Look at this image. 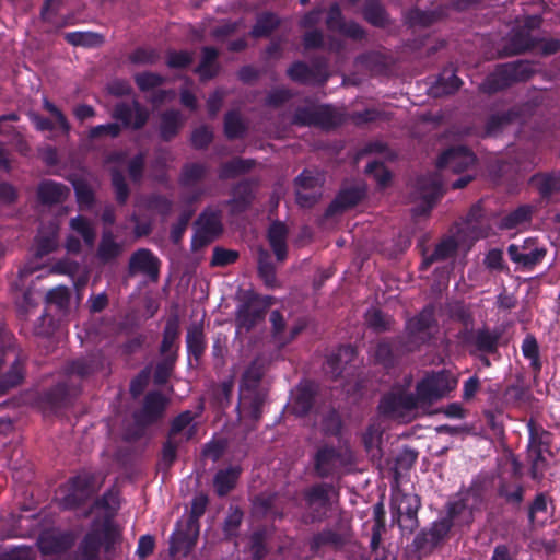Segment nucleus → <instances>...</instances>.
I'll return each instance as SVG.
<instances>
[{"label":"nucleus","mask_w":560,"mask_h":560,"mask_svg":"<svg viewBox=\"0 0 560 560\" xmlns=\"http://www.w3.org/2000/svg\"><path fill=\"white\" fill-rule=\"evenodd\" d=\"M287 75L300 84H314L313 70L311 67L301 60L294 61L287 69Z\"/></svg>","instance_id":"obj_61"},{"label":"nucleus","mask_w":560,"mask_h":560,"mask_svg":"<svg viewBox=\"0 0 560 560\" xmlns=\"http://www.w3.org/2000/svg\"><path fill=\"white\" fill-rule=\"evenodd\" d=\"M362 14L364 20L375 27H385L389 21L386 10L376 0L366 1Z\"/></svg>","instance_id":"obj_44"},{"label":"nucleus","mask_w":560,"mask_h":560,"mask_svg":"<svg viewBox=\"0 0 560 560\" xmlns=\"http://www.w3.org/2000/svg\"><path fill=\"white\" fill-rule=\"evenodd\" d=\"M219 55V50L213 46L201 48L200 61L194 70L201 81H209L219 75L221 71V65L218 61Z\"/></svg>","instance_id":"obj_27"},{"label":"nucleus","mask_w":560,"mask_h":560,"mask_svg":"<svg viewBox=\"0 0 560 560\" xmlns=\"http://www.w3.org/2000/svg\"><path fill=\"white\" fill-rule=\"evenodd\" d=\"M258 276L264 281L267 288H275L277 285L276 267L272 264L270 256L267 252L260 250L258 257Z\"/></svg>","instance_id":"obj_54"},{"label":"nucleus","mask_w":560,"mask_h":560,"mask_svg":"<svg viewBox=\"0 0 560 560\" xmlns=\"http://www.w3.org/2000/svg\"><path fill=\"white\" fill-rule=\"evenodd\" d=\"M450 525L441 518L433 522L429 528L421 529L413 539V547L420 553L433 551L450 534Z\"/></svg>","instance_id":"obj_15"},{"label":"nucleus","mask_w":560,"mask_h":560,"mask_svg":"<svg viewBox=\"0 0 560 560\" xmlns=\"http://www.w3.org/2000/svg\"><path fill=\"white\" fill-rule=\"evenodd\" d=\"M58 246L57 232L50 231L46 234H39L35 240V256L42 258L55 252Z\"/></svg>","instance_id":"obj_63"},{"label":"nucleus","mask_w":560,"mask_h":560,"mask_svg":"<svg viewBox=\"0 0 560 560\" xmlns=\"http://www.w3.org/2000/svg\"><path fill=\"white\" fill-rule=\"evenodd\" d=\"M357 355V350L350 345L340 346L337 351L330 354L326 360V368L332 374V378L337 380L342 376L343 363L351 362Z\"/></svg>","instance_id":"obj_33"},{"label":"nucleus","mask_w":560,"mask_h":560,"mask_svg":"<svg viewBox=\"0 0 560 560\" xmlns=\"http://www.w3.org/2000/svg\"><path fill=\"white\" fill-rule=\"evenodd\" d=\"M560 50V40L556 38H539L527 32V52L537 51L542 56L553 55Z\"/></svg>","instance_id":"obj_50"},{"label":"nucleus","mask_w":560,"mask_h":560,"mask_svg":"<svg viewBox=\"0 0 560 560\" xmlns=\"http://www.w3.org/2000/svg\"><path fill=\"white\" fill-rule=\"evenodd\" d=\"M195 225L213 236L219 237L223 232L221 211L211 208L205 209L195 222Z\"/></svg>","instance_id":"obj_38"},{"label":"nucleus","mask_w":560,"mask_h":560,"mask_svg":"<svg viewBox=\"0 0 560 560\" xmlns=\"http://www.w3.org/2000/svg\"><path fill=\"white\" fill-rule=\"evenodd\" d=\"M249 550L253 560H262L269 552L267 547V530L265 527L257 528L249 537Z\"/></svg>","instance_id":"obj_55"},{"label":"nucleus","mask_w":560,"mask_h":560,"mask_svg":"<svg viewBox=\"0 0 560 560\" xmlns=\"http://www.w3.org/2000/svg\"><path fill=\"white\" fill-rule=\"evenodd\" d=\"M208 173L207 165L202 163H186L182 167L179 175V185L184 188L192 187L202 180Z\"/></svg>","instance_id":"obj_42"},{"label":"nucleus","mask_w":560,"mask_h":560,"mask_svg":"<svg viewBox=\"0 0 560 560\" xmlns=\"http://www.w3.org/2000/svg\"><path fill=\"white\" fill-rule=\"evenodd\" d=\"M548 500L547 492H540L535 497L527 510V517L533 523H542L548 517Z\"/></svg>","instance_id":"obj_57"},{"label":"nucleus","mask_w":560,"mask_h":560,"mask_svg":"<svg viewBox=\"0 0 560 560\" xmlns=\"http://www.w3.org/2000/svg\"><path fill=\"white\" fill-rule=\"evenodd\" d=\"M112 117L118 122H108L105 125H97L91 128L89 136L91 139H96L103 136H110L117 138L121 133V127L125 129L140 130L142 129L150 117L149 110L138 100H133L131 104L119 102L115 104L112 110Z\"/></svg>","instance_id":"obj_2"},{"label":"nucleus","mask_w":560,"mask_h":560,"mask_svg":"<svg viewBox=\"0 0 560 560\" xmlns=\"http://www.w3.org/2000/svg\"><path fill=\"white\" fill-rule=\"evenodd\" d=\"M530 183L536 186L538 192L544 198H549L551 195L560 191V173L534 175Z\"/></svg>","instance_id":"obj_46"},{"label":"nucleus","mask_w":560,"mask_h":560,"mask_svg":"<svg viewBox=\"0 0 560 560\" xmlns=\"http://www.w3.org/2000/svg\"><path fill=\"white\" fill-rule=\"evenodd\" d=\"M256 165L254 159L233 158L232 160L221 164L219 168V178L226 180L235 178L240 175L246 174L252 171Z\"/></svg>","instance_id":"obj_36"},{"label":"nucleus","mask_w":560,"mask_h":560,"mask_svg":"<svg viewBox=\"0 0 560 560\" xmlns=\"http://www.w3.org/2000/svg\"><path fill=\"white\" fill-rule=\"evenodd\" d=\"M529 440L527 444V475L540 483L553 458L551 444L552 434L537 423L534 419L527 421Z\"/></svg>","instance_id":"obj_1"},{"label":"nucleus","mask_w":560,"mask_h":560,"mask_svg":"<svg viewBox=\"0 0 560 560\" xmlns=\"http://www.w3.org/2000/svg\"><path fill=\"white\" fill-rule=\"evenodd\" d=\"M199 530V526H196L195 530V527L191 528L187 521L185 524L178 522L170 537V555L176 556L178 553H183L184 556H187L197 544Z\"/></svg>","instance_id":"obj_16"},{"label":"nucleus","mask_w":560,"mask_h":560,"mask_svg":"<svg viewBox=\"0 0 560 560\" xmlns=\"http://www.w3.org/2000/svg\"><path fill=\"white\" fill-rule=\"evenodd\" d=\"M243 520L244 512L242 509L236 505H231L222 525L225 540H232L238 537Z\"/></svg>","instance_id":"obj_41"},{"label":"nucleus","mask_w":560,"mask_h":560,"mask_svg":"<svg viewBox=\"0 0 560 560\" xmlns=\"http://www.w3.org/2000/svg\"><path fill=\"white\" fill-rule=\"evenodd\" d=\"M135 82L141 92L155 90L165 83V78L159 73L144 71L135 75Z\"/></svg>","instance_id":"obj_62"},{"label":"nucleus","mask_w":560,"mask_h":560,"mask_svg":"<svg viewBox=\"0 0 560 560\" xmlns=\"http://www.w3.org/2000/svg\"><path fill=\"white\" fill-rule=\"evenodd\" d=\"M46 301L55 305L58 311L66 313L70 307L71 291L66 285H58L47 292Z\"/></svg>","instance_id":"obj_58"},{"label":"nucleus","mask_w":560,"mask_h":560,"mask_svg":"<svg viewBox=\"0 0 560 560\" xmlns=\"http://www.w3.org/2000/svg\"><path fill=\"white\" fill-rule=\"evenodd\" d=\"M261 369L255 364L249 365L243 373L240 384V392H259L258 387L262 380Z\"/></svg>","instance_id":"obj_59"},{"label":"nucleus","mask_w":560,"mask_h":560,"mask_svg":"<svg viewBox=\"0 0 560 560\" xmlns=\"http://www.w3.org/2000/svg\"><path fill=\"white\" fill-rule=\"evenodd\" d=\"M273 303L270 295H260L247 290L240 299L235 312V325L238 331L249 332L265 320L266 314Z\"/></svg>","instance_id":"obj_6"},{"label":"nucleus","mask_w":560,"mask_h":560,"mask_svg":"<svg viewBox=\"0 0 560 560\" xmlns=\"http://www.w3.org/2000/svg\"><path fill=\"white\" fill-rule=\"evenodd\" d=\"M240 399L243 409L253 420L260 419L265 402L264 395L260 392L241 393Z\"/></svg>","instance_id":"obj_49"},{"label":"nucleus","mask_w":560,"mask_h":560,"mask_svg":"<svg viewBox=\"0 0 560 560\" xmlns=\"http://www.w3.org/2000/svg\"><path fill=\"white\" fill-rule=\"evenodd\" d=\"M183 440L180 438H174L166 434L165 441L162 443V447L159 455L156 467L163 472H167L175 464L178 457V448Z\"/></svg>","instance_id":"obj_34"},{"label":"nucleus","mask_w":560,"mask_h":560,"mask_svg":"<svg viewBox=\"0 0 560 560\" xmlns=\"http://www.w3.org/2000/svg\"><path fill=\"white\" fill-rule=\"evenodd\" d=\"M96 475L92 471L82 470L73 477H70L65 485L60 487L62 497L59 505L63 510L72 511L83 506L98 491Z\"/></svg>","instance_id":"obj_5"},{"label":"nucleus","mask_w":560,"mask_h":560,"mask_svg":"<svg viewBox=\"0 0 560 560\" xmlns=\"http://www.w3.org/2000/svg\"><path fill=\"white\" fill-rule=\"evenodd\" d=\"M417 189L429 210L443 196V184L440 175L435 173L419 176L417 178Z\"/></svg>","instance_id":"obj_25"},{"label":"nucleus","mask_w":560,"mask_h":560,"mask_svg":"<svg viewBox=\"0 0 560 560\" xmlns=\"http://www.w3.org/2000/svg\"><path fill=\"white\" fill-rule=\"evenodd\" d=\"M167 405L168 399L160 390L147 393L141 408L133 413L136 424L148 428L158 423L164 417Z\"/></svg>","instance_id":"obj_12"},{"label":"nucleus","mask_w":560,"mask_h":560,"mask_svg":"<svg viewBox=\"0 0 560 560\" xmlns=\"http://www.w3.org/2000/svg\"><path fill=\"white\" fill-rule=\"evenodd\" d=\"M438 327L435 307L428 304L418 314L406 320L401 337L413 352H418L423 346L431 342Z\"/></svg>","instance_id":"obj_4"},{"label":"nucleus","mask_w":560,"mask_h":560,"mask_svg":"<svg viewBox=\"0 0 560 560\" xmlns=\"http://www.w3.org/2000/svg\"><path fill=\"white\" fill-rule=\"evenodd\" d=\"M255 185L256 182L254 179L246 178L233 186L232 198L226 201V205L231 207L232 213L245 212L252 206L255 199Z\"/></svg>","instance_id":"obj_22"},{"label":"nucleus","mask_w":560,"mask_h":560,"mask_svg":"<svg viewBox=\"0 0 560 560\" xmlns=\"http://www.w3.org/2000/svg\"><path fill=\"white\" fill-rule=\"evenodd\" d=\"M317 395L318 386L314 382H300L292 400V412L298 417L307 416L315 405Z\"/></svg>","instance_id":"obj_18"},{"label":"nucleus","mask_w":560,"mask_h":560,"mask_svg":"<svg viewBox=\"0 0 560 560\" xmlns=\"http://www.w3.org/2000/svg\"><path fill=\"white\" fill-rule=\"evenodd\" d=\"M476 156L471 150L464 145L452 147L443 151L436 161V168L450 170L460 174L475 165Z\"/></svg>","instance_id":"obj_13"},{"label":"nucleus","mask_w":560,"mask_h":560,"mask_svg":"<svg viewBox=\"0 0 560 560\" xmlns=\"http://www.w3.org/2000/svg\"><path fill=\"white\" fill-rule=\"evenodd\" d=\"M173 206V200L161 194L153 192L144 198V207L149 211L155 212L163 218L171 214Z\"/></svg>","instance_id":"obj_53"},{"label":"nucleus","mask_w":560,"mask_h":560,"mask_svg":"<svg viewBox=\"0 0 560 560\" xmlns=\"http://www.w3.org/2000/svg\"><path fill=\"white\" fill-rule=\"evenodd\" d=\"M25 377L24 361L18 355L9 369L0 374V396L22 384Z\"/></svg>","instance_id":"obj_30"},{"label":"nucleus","mask_w":560,"mask_h":560,"mask_svg":"<svg viewBox=\"0 0 560 560\" xmlns=\"http://www.w3.org/2000/svg\"><path fill=\"white\" fill-rule=\"evenodd\" d=\"M104 355L101 352H93L70 361L67 364L66 372L69 375L84 380L101 371L104 368Z\"/></svg>","instance_id":"obj_20"},{"label":"nucleus","mask_w":560,"mask_h":560,"mask_svg":"<svg viewBox=\"0 0 560 560\" xmlns=\"http://www.w3.org/2000/svg\"><path fill=\"white\" fill-rule=\"evenodd\" d=\"M102 545V537L98 533H88L80 545L81 560H97Z\"/></svg>","instance_id":"obj_52"},{"label":"nucleus","mask_w":560,"mask_h":560,"mask_svg":"<svg viewBox=\"0 0 560 560\" xmlns=\"http://www.w3.org/2000/svg\"><path fill=\"white\" fill-rule=\"evenodd\" d=\"M343 544L345 538L340 533L326 528L313 535L310 541V548L312 551L317 552L320 548L325 546L338 548L343 546Z\"/></svg>","instance_id":"obj_43"},{"label":"nucleus","mask_w":560,"mask_h":560,"mask_svg":"<svg viewBox=\"0 0 560 560\" xmlns=\"http://www.w3.org/2000/svg\"><path fill=\"white\" fill-rule=\"evenodd\" d=\"M516 117L514 110H508L504 113L492 114L488 117L485 131L488 136H493L500 132L506 125L511 124Z\"/></svg>","instance_id":"obj_60"},{"label":"nucleus","mask_w":560,"mask_h":560,"mask_svg":"<svg viewBox=\"0 0 560 560\" xmlns=\"http://www.w3.org/2000/svg\"><path fill=\"white\" fill-rule=\"evenodd\" d=\"M43 400L51 410L56 411L65 408L69 402V392L67 385L63 383L55 385L44 393Z\"/></svg>","instance_id":"obj_48"},{"label":"nucleus","mask_w":560,"mask_h":560,"mask_svg":"<svg viewBox=\"0 0 560 560\" xmlns=\"http://www.w3.org/2000/svg\"><path fill=\"white\" fill-rule=\"evenodd\" d=\"M179 336L180 329L178 318H168L163 329L160 353L166 354L173 352L172 349H176L177 345L179 346Z\"/></svg>","instance_id":"obj_40"},{"label":"nucleus","mask_w":560,"mask_h":560,"mask_svg":"<svg viewBox=\"0 0 560 560\" xmlns=\"http://www.w3.org/2000/svg\"><path fill=\"white\" fill-rule=\"evenodd\" d=\"M185 119L178 109H166L160 114L159 136L162 141L170 142L178 136Z\"/></svg>","instance_id":"obj_26"},{"label":"nucleus","mask_w":560,"mask_h":560,"mask_svg":"<svg viewBox=\"0 0 560 560\" xmlns=\"http://www.w3.org/2000/svg\"><path fill=\"white\" fill-rule=\"evenodd\" d=\"M280 25L278 16L272 12H262L256 19L250 35L255 38L268 37Z\"/></svg>","instance_id":"obj_45"},{"label":"nucleus","mask_w":560,"mask_h":560,"mask_svg":"<svg viewBox=\"0 0 560 560\" xmlns=\"http://www.w3.org/2000/svg\"><path fill=\"white\" fill-rule=\"evenodd\" d=\"M365 197V190L358 186L342 188L328 205L325 214L334 217L355 207Z\"/></svg>","instance_id":"obj_19"},{"label":"nucleus","mask_w":560,"mask_h":560,"mask_svg":"<svg viewBox=\"0 0 560 560\" xmlns=\"http://www.w3.org/2000/svg\"><path fill=\"white\" fill-rule=\"evenodd\" d=\"M69 194L70 189L65 184L51 179L42 180L37 187V198L46 206L63 202Z\"/></svg>","instance_id":"obj_28"},{"label":"nucleus","mask_w":560,"mask_h":560,"mask_svg":"<svg viewBox=\"0 0 560 560\" xmlns=\"http://www.w3.org/2000/svg\"><path fill=\"white\" fill-rule=\"evenodd\" d=\"M160 260L148 248L137 249L129 259V271L141 272L150 278L156 279L160 272Z\"/></svg>","instance_id":"obj_21"},{"label":"nucleus","mask_w":560,"mask_h":560,"mask_svg":"<svg viewBox=\"0 0 560 560\" xmlns=\"http://www.w3.org/2000/svg\"><path fill=\"white\" fill-rule=\"evenodd\" d=\"M462 84L463 81L456 75L455 71L445 68L436 78L435 83L431 86V94L434 97L451 95L456 93L460 89Z\"/></svg>","instance_id":"obj_31"},{"label":"nucleus","mask_w":560,"mask_h":560,"mask_svg":"<svg viewBox=\"0 0 560 560\" xmlns=\"http://www.w3.org/2000/svg\"><path fill=\"white\" fill-rule=\"evenodd\" d=\"M458 249V243L453 236L443 238L435 245L433 253L423 258L421 269H428L433 262L443 261L453 257Z\"/></svg>","instance_id":"obj_35"},{"label":"nucleus","mask_w":560,"mask_h":560,"mask_svg":"<svg viewBox=\"0 0 560 560\" xmlns=\"http://www.w3.org/2000/svg\"><path fill=\"white\" fill-rule=\"evenodd\" d=\"M339 459L340 453L335 446H320L313 457L316 476L323 479L330 477L335 472Z\"/></svg>","instance_id":"obj_23"},{"label":"nucleus","mask_w":560,"mask_h":560,"mask_svg":"<svg viewBox=\"0 0 560 560\" xmlns=\"http://www.w3.org/2000/svg\"><path fill=\"white\" fill-rule=\"evenodd\" d=\"M482 502V486L479 482H472L446 502V514L441 520L450 525L451 529L454 526H469L474 522V513L480 510Z\"/></svg>","instance_id":"obj_3"},{"label":"nucleus","mask_w":560,"mask_h":560,"mask_svg":"<svg viewBox=\"0 0 560 560\" xmlns=\"http://www.w3.org/2000/svg\"><path fill=\"white\" fill-rule=\"evenodd\" d=\"M342 427L341 416L336 409L329 410L322 419V431L325 435L339 436Z\"/></svg>","instance_id":"obj_64"},{"label":"nucleus","mask_w":560,"mask_h":560,"mask_svg":"<svg viewBox=\"0 0 560 560\" xmlns=\"http://www.w3.org/2000/svg\"><path fill=\"white\" fill-rule=\"evenodd\" d=\"M412 353L415 352L399 335L381 338L374 347L373 358L377 364L389 370L401 364Z\"/></svg>","instance_id":"obj_8"},{"label":"nucleus","mask_w":560,"mask_h":560,"mask_svg":"<svg viewBox=\"0 0 560 560\" xmlns=\"http://www.w3.org/2000/svg\"><path fill=\"white\" fill-rule=\"evenodd\" d=\"M289 230L281 221H275L270 224L267 233L269 245L276 255L278 261L282 262L288 256L287 237Z\"/></svg>","instance_id":"obj_29"},{"label":"nucleus","mask_w":560,"mask_h":560,"mask_svg":"<svg viewBox=\"0 0 560 560\" xmlns=\"http://www.w3.org/2000/svg\"><path fill=\"white\" fill-rule=\"evenodd\" d=\"M223 128L224 135L229 140L243 138L247 130L245 122L236 110H229L224 115Z\"/></svg>","instance_id":"obj_47"},{"label":"nucleus","mask_w":560,"mask_h":560,"mask_svg":"<svg viewBox=\"0 0 560 560\" xmlns=\"http://www.w3.org/2000/svg\"><path fill=\"white\" fill-rule=\"evenodd\" d=\"M464 223L469 233L476 238H486L491 232V225L486 218L481 201L472 205L464 219Z\"/></svg>","instance_id":"obj_24"},{"label":"nucleus","mask_w":560,"mask_h":560,"mask_svg":"<svg viewBox=\"0 0 560 560\" xmlns=\"http://www.w3.org/2000/svg\"><path fill=\"white\" fill-rule=\"evenodd\" d=\"M331 490L332 485L322 482L315 483L303 491L305 504L312 511V522H320L325 518L330 502L329 493Z\"/></svg>","instance_id":"obj_14"},{"label":"nucleus","mask_w":560,"mask_h":560,"mask_svg":"<svg viewBox=\"0 0 560 560\" xmlns=\"http://www.w3.org/2000/svg\"><path fill=\"white\" fill-rule=\"evenodd\" d=\"M185 341L189 364L192 365L194 361V365L196 368L199 366L208 347L207 336L201 322L192 323L187 327Z\"/></svg>","instance_id":"obj_17"},{"label":"nucleus","mask_w":560,"mask_h":560,"mask_svg":"<svg viewBox=\"0 0 560 560\" xmlns=\"http://www.w3.org/2000/svg\"><path fill=\"white\" fill-rule=\"evenodd\" d=\"M525 80V61L516 60L498 65L480 84V91L487 94L500 92L513 83Z\"/></svg>","instance_id":"obj_7"},{"label":"nucleus","mask_w":560,"mask_h":560,"mask_svg":"<svg viewBox=\"0 0 560 560\" xmlns=\"http://www.w3.org/2000/svg\"><path fill=\"white\" fill-rule=\"evenodd\" d=\"M345 121L342 114L337 112L334 106L329 104H322L316 107V124L315 127L323 130H331L341 126Z\"/></svg>","instance_id":"obj_37"},{"label":"nucleus","mask_w":560,"mask_h":560,"mask_svg":"<svg viewBox=\"0 0 560 560\" xmlns=\"http://www.w3.org/2000/svg\"><path fill=\"white\" fill-rule=\"evenodd\" d=\"M38 548L43 555H57L63 552L68 545L60 535L45 534L38 539Z\"/></svg>","instance_id":"obj_56"},{"label":"nucleus","mask_w":560,"mask_h":560,"mask_svg":"<svg viewBox=\"0 0 560 560\" xmlns=\"http://www.w3.org/2000/svg\"><path fill=\"white\" fill-rule=\"evenodd\" d=\"M378 412L390 419H405L417 410V397L404 389L389 392L382 396Z\"/></svg>","instance_id":"obj_10"},{"label":"nucleus","mask_w":560,"mask_h":560,"mask_svg":"<svg viewBox=\"0 0 560 560\" xmlns=\"http://www.w3.org/2000/svg\"><path fill=\"white\" fill-rule=\"evenodd\" d=\"M110 184L115 194V200L119 206H125L130 197V188L122 172L116 167L110 170Z\"/></svg>","instance_id":"obj_51"},{"label":"nucleus","mask_w":560,"mask_h":560,"mask_svg":"<svg viewBox=\"0 0 560 560\" xmlns=\"http://www.w3.org/2000/svg\"><path fill=\"white\" fill-rule=\"evenodd\" d=\"M124 250L121 243L115 241L112 232H104L97 247V257L103 264L117 259Z\"/></svg>","instance_id":"obj_39"},{"label":"nucleus","mask_w":560,"mask_h":560,"mask_svg":"<svg viewBox=\"0 0 560 560\" xmlns=\"http://www.w3.org/2000/svg\"><path fill=\"white\" fill-rule=\"evenodd\" d=\"M502 331L498 328L491 330L487 326L465 329L460 332V340L470 353L493 354L498 351Z\"/></svg>","instance_id":"obj_11"},{"label":"nucleus","mask_w":560,"mask_h":560,"mask_svg":"<svg viewBox=\"0 0 560 560\" xmlns=\"http://www.w3.org/2000/svg\"><path fill=\"white\" fill-rule=\"evenodd\" d=\"M421 499L418 494L399 492L392 499L393 516L404 534H412L419 527L418 512Z\"/></svg>","instance_id":"obj_9"},{"label":"nucleus","mask_w":560,"mask_h":560,"mask_svg":"<svg viewBox=\"0 0 560 560\" xmlns=\"http://www.w3.org/2000/svg\"><path fill=\"white\" fill-rule=\"evenodd\" d=\"M241 474L242 468L240 466L218 470L213 478L215 493L219 497L228 495L236 487Z\"/></svg>","instance_id":"obj_32"}]
</instances>
